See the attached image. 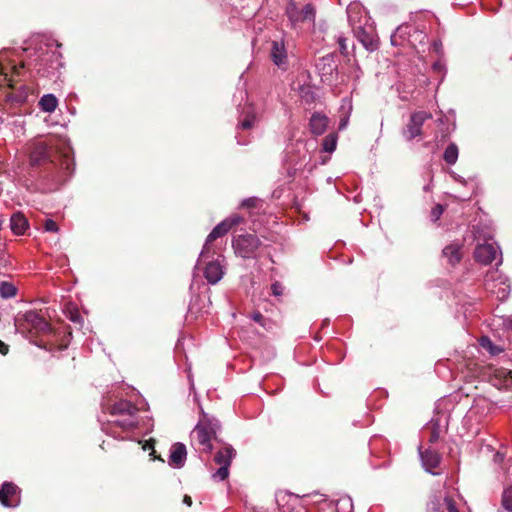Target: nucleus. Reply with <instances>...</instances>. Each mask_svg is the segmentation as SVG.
Masks as SVG:
<instances>
[{
  "label": "nucleus",
  "mask_w": 512,
  "mask_h": 512,
  "mask_svg": "<svg viewBox=\"0 0 512 512\" xmlns=\"http://www.w3.org/2000/svg\"><path fill=\"white\" fill-rule=\"evenodd\" d=\"M224 275V267L221 262L217 260L209 261L204 268V277L209 284L214 285L218 283Z\"/></svg>",
  "instance_id": "nucleus-19"
},
{
  "label": "nucleus",
  "mask_w": 512,
  "mask_h": 512,
  "mask_svg": "<svg viewBox=\"0 0 512 512\" xmlns=\"http://www.w3.org/2000/svg\"><path fill=\"white\" fill-rule=\"evenodd\" d=\"M328 123L329 119L326 115L319 112L313 113L309 123L311 133L314 135H322L326 131Z\"/></svg>",
  "instance_id": "nucleus-22"
},
{
  "label": "nucleus",
  "mask_w": 512,
  "mask_h": 512,
  "mask_svg": "<svg viewBox=\"0 0 512 512\" xmlns=\"http://www.w3.org/2000/svg\"><path fill=\"white\" fill-rule=\"evenodd\" d=\"M501 503L507 512H512V485L504 489Z\"/></svg>",
  "instance_id": "nucleus-32"
},
{
  "label": "nucleus",
  "mask_w": 512,
  "mask_h": 512,
  "mask_svg": "<svg viewBox=\"0 0 512 512\" xmlns=\"http://www.w3.org/2000/svg\"><path fill=\"white\" fill-rule=\"evenodd\" d=\"M46 161H49L56 170L52 174L55 184L64 182L74 170V160L70 156L69 148L64 147L58 150L54 139H50L49 142H36L30 152L32 165H40Z\"/></svg>",
  "instance_id": "nucleus-1"
},
{
  "label": "nucleus",
  "mask_w": 512,
  "mask_h": 512,
  "mask_svg": "<svg viewBox=\"0 0 512 512\" xmlns=\"http://www.w3.org/2000/svg\"><path fill=\"white\" fill-rule=\"evenodd\" d=\"M256 122V115L252 111V109H249L246 113V116L243 120L239 122V127L244 130L251 129Z\"/></svg>",
  "instance_id": "nucleus-34"
},
{
  "label": "nucleus",
  "mask_w": 512,
  "mask_h": 512,
  "mask_svg": "<svg viewBox=\"0 0 512 512\" xmlns=\"http://www.w3.org/2000/svg\"><path fill=\"white\" fill-rule=\"evenodd\" d=\"M58 105V100L53 94H46L39 100L40 108L48 113L55 111Z\"/></svg>",
  "instance_id": "nucleus-27"
},
{
  "label": "nucleus",
  "mask_w": 512,
  "mask_h": 512,
  "mask_svg": "<svg viewBox=\"0 0 512 512\" xmlns=\"http://www.w3.org/2000/svg\"><path fill=\"white\" fill-rule=\"evenodd\" d=\"M109 413L112 416H123L122 420H115L113 423L124 430H130L137 426L136 414L138 408L127 400H121L116 402L108 408Z\"/></svg>",
  "instance_id": "nucleus-4"
},
{
  "label": "nucleus",
  "mask_w": 512,
  "mask_h": 512,
  "mask_svg": "<svg viewBox=\"0 0 512 512\" xmlns=\"http://www.w3.org/2000/svg\"><path fill=\"white\" fill-rule=\"evenodd\" d=\"M419 454L425 470L433 475L438 474L437 472H434V469L440 464V454L432 449H426L425 451H422L421 448H419Z\"/></svg>",
  "instance_id": "nucleus-21"
},
{
  "label": "nucleus",
  "mask_w": 512,
  "mask_h": 512,
  "mask_svg": "<svg viewBox=\"0 0 512 512\" xmlns=\"http://www.w3.org/2000/svg\"><path fill=\"white\" fill-rule=\"evenodd\" d=\"M442 254L451 265H455L462 259V244L451 243L444 247Z\"/></svg>",
  "instance_id": "nucleus-23"
},
{
  "label": "nucleus",
  "mask_w": 512,
  "mask_h": 512,
  "mask_svg": "<svg viewBox=\"0 0 512 512\" xmlns=\"http://www.w3.org/2000/svg\"><path fill=\"white\" fill-rule=\"evenodd\" d=\"M251 318L267 331H272L276 327V323L274 321L265 318L260 312H254L251 315Z\"/></svg>",
  "instance_id": "nucleus-30"
},
{
  "label": "nucleus",
  "mask_w": 512,
  "mask_h": 512,
  "mask_svg": "<svg viewBox=\"0 0 512 512\" xmlns=\"http://www.w3.org/2000/svg\"><path fill=\"white\" fill-rule=\"evenodd\" d=\"M236 451L231 445H225L214 456V462L220 467L212 474V478L216 481H223L229 476V467Z\"/></svg>",
  "instance_id": "nucleus-8"
},
{
  "label": "nucleus",
  "mask_w": 512,
  "mask_h": 512,
  "mask_svg": "<svg viewBox=\"0 0 512 512\" xmlns=\"http://www.w3.org/2000/svg\"><path fill=\"white\" fill-rule=\"evenodd\" d=\"M498 254L499 248L490 242L478 243L474 251L475 259L484 265L491 264L497 259Z\"/></svg>",
  "instance_id": "nucleus-15"
},
{
  "label": "nucleus",
  "mask_w": 512,
  "mask_h": 512,
  "mask_svg": "<svg viewBox=\"0 0 512 512\" xmlns=\"http://www.w3.org/2000/svg\"><path fill=\"white\" fill-rule=\"evenodd\" d=\"M337 135L329 134L323 139L322 147L325 152L332 153L336 149Z\"/></svg>",
  "instance_id": "nucleus-33"
},
{
  "label": "nucleus",
  "mask_w": 512,
  "mask_h": 512,
  "mask_svg": "<svg viewBox=\"0 0 512 512\" xmlns=\"http://www.w3.org/2000/svg\"><path fill=\"white\" fill-rule=\"evenodd\" d=\"M317 71L323 83L332 85L336 80L337 64L332 56H324L316 64Z\"/></svg>",
  "instance_id": "nucleus-14"
},
{
  "label": "nucleus",
  "mask_w": 512,
  "mask_h": 512,
  "mask_svg": "<svg viewBox=\"0 0 512 512\" xmlns=\"http://www.w3.org/2000/svg\"><path fill=\"white\" fill-rule=\"evenodd\" d=\"M44 229H45V231H48V232H57L58 225L54 220L47 219L44 224Z\"/></svg>",
  "instance_id": "nucleus-36"
},
{
  "label": "nucleus",
  "mask_w": 512,
  "mask_h": 512,
  "mask_svg": "<svg viewBox=\"0 0 512 512\" xmlns=\"http://www.w3.org/2000/svg\"><path fill=\"white\" fill-rule=\"evenodd\" d=\"M348 122H349L348 116L342 117L339 122V130H344L347 127Z\"/></svg>",
  "instance_id": "nucleus-41"
},
{
  "label": "nucleus",
  "mask_w": 512,
  "mask_h": 512,
  "mask_svg": "<svg viewBox=\"0 0 512 512\" xmlns=\"http://www.w3.org/2000/svg\"><path fill=\"white\" fill-rule=\"evenodd\" d=\"M425 431L429 433V442L431 444L436 443L440 439V435L443 432V426L438 417H433L426 425Z\"/></svg>",
  "instance_id": "nucleus-26"
},
{
  "label": "nucleus",
  "mask_w": 512,
  "mask_h": 512,
  "mask_svg": "<svg viewBox=\"0 0 512 512\" xmlns=\"http://www.w3.org/2000/svg\"><path fill=\"white\" fill-rule=\"evenodd\" d=\"M347 16L352 30L356 29L357 25H364L370 22L367 11L359 3H352L347 7Z\"/></svg>",
  "instance_id": "nucleus-17"
},
{
  "label": "nucleus",
  "mask_w": 512,
  "mask_h": 512,
  "mask_svg": "<svg viewBox=\"0 0 512 512\" xmlns=\"http://www.w3.org/2000/svg\"><path fill=\"white\" fill-rule=\"evenodd\" d=\"M292 89L307 104L314 103L317 97L315 86L312 84L311 75L308 71L298 73L292 83Z\"/></svg>",
  "instance_id": "nucleus-7"
},
{
  "label": "nucleus",
  "mask_w": 512,
  "mask_h": 512,
  "mask_svg": "<svg viewBox=\"0 0 512 512\" xmlns=\"http://www.w3.org/2000/svg\"><path fill=\"white\" fill-rule=\"evenodd\" d=\"M243 221L242 217L239 215H232L229 218L221 221L207 236L203 249L200 253L197 265L207 258H209L210 253V244L219 237L224 236L233 226L240 224Z\"/></svg>",
  "instance_id": "nucleus-5"
},
{
  "label": "nucleus",
  "mask_w": 512,
  "mask_h": 512,
  "mask_svg": "<svg viewBox=\"0 0 512 512\" xmlns=\"http://www.w3.org/2000/svg\"><path fill=\"white\" fill-rule=\"evenodd\" d=\"M443 213V208L441 205H436L431 211V217L433 221H437Z\"/></svg>",
  "instance_id": "nucleus-38"
},
{
  "label": "nucleus",
  "mask_w": 512,
  "mask_h": 512,
  "mask_svg": "<svg viewBox=\"0 0 512 512\" xmlns=\"http://www.w3.org/2000/svg\"><path fill=\"white\" fill-rule=\"evenodd\" d=\"M10 226L14 234L23 235L25 231L28 229L29 223L22 213L17 212L11 216Z\"/></svg>",
  "instance_id": "nucleus-24"
},
{
  "label": "nucleus",
  "mask_w": 512,
  "mask_h": 512,
  "mask_svg": "<svg viewBox=\"0 0 512 512\" xmlns=\"http://www.w3.org/2000/svg\"><path fill=\"white\" fill-rule=\"evenodd\" d=\"M232 245L238 256L244 259H252L257 257L261 241L256 235L244 234L234 238Z\"/></svg>",
  "instance_id": "nucleus-6"
},
{
  "label": "nucleus",
  "mask_w": 512,
  "mask_h": 512,
  "mask_svg": "<svg viewBox=\"0 0 512 512\" xmlns=\"http://www.w3.org/2000/svg\"><path fill=\"white\" fill-rule=\"evenodd\" d=\"M9 352V346L0 340V353L6 355Z\"/></svg>",
  "instance_id": "nucleus-42"
},
{
  "label": "nucleus",
  "mask_w": 512,
  "mask_h": 512,
  "mask_svg": "<svg viewBox=\"0 0 512 512\" xmlns=\"http://www.w3.org/2000/svg\"><path fill=\"white\" fill-rule=\"evenodd\" d=\"M270 58L278 68L282 70H287L288 53L285 47V43L282 39L272 41L270 49Z\"/></svg>",
  "instance_id": "nucleus-16"
},
{
  "label": "nucleus",
  "mask_w": 512,
  "mask_h": 512,
  "mask_svg": "<svg viewBox=\"0 0 512 512\" xmlns=\"http://www.w3.org/2000/svg\"><path fill=\"white\" fill-rule=\"evenodd\" d=\"M18 487L12 482H4L0 486V503L5 507H16L19 504L17 497Z\"/></svg>",
  "instance_id": "nucleus-18"
},
{
  "label": "nucleus",
  "mask_w": 512,
  "mask_h": 512,
  "mask_svg": "<svg viewBox=\"0 0 512 512\" xmlns=\"http://www.w3.org/2000/svg\"><path fill=\"white\" fill-rule=\"evenodd\" d=\"M271 291L274 296H280L283 294V286L280 283L275 282L271 285Z\"/></svg>",
  "instance_id": "nucleus-39"
},
{
  "label": "nucleus",
  "mask_w": 512,
  "mask_h": 512,
  "mask_svg": "<svg viewBox=\"0 0 512 512\" xmlns=\"http://www.w3.org/2000/svg\"><path fill=\"white\" fill-rule=\"evenodd\" d=\"M78 318H79V316H72V317H71V320H72V321H74V322H76V321H78Z\"/></svg>",
  "instance_id": "nucleus-45"
},
{
  "label": "nucleus",
  "mask_w": 512,
  "mask_h": 512,
  "mask_svg": "<svg viewBox=\"0 0 512 512\" xmlns=\"http://www.w3.org/2000/svg\"><path fill=\"white\" fill-rule=\"evenodd\" d=\"M220 429L219 421L201 410L198 423L191 433L192 445L200 455H209L212 452V440L216 439Z\"/></svg>",
  "instance_id": "nucleus-2"
},
{
  "label": "nucleus",
  "mask_w": 512,
  "mask_h": 512,
  "mask_svg": "<svg viewBox=\"0 0 512 512\" xmlns=\"http://www.w3.org/2000/svg\"><path fill=\"white\" fill-rule=\"evenodd\" d=\"M358 41L368 50L375 51L378 49V37L375 28L371 22L364 25H357L353 30Z\"/></svg>",
  "instance_id": "nucleus-11"
},
{
  "label": "nucleus",
  "mask_w": 512,
  "mask_h": 512,
  "mask_svg": "<svg viewBox=\"0 0 512 512\" xmlns=\"http://www.w3.org/2000/svg\"><path fill=\"white\" fill-rule=\"evenodd\" d=\"M480 346L490 353L492 356H496L503 351V348L495 345L491 339L487 336H483L479 340Z\"/></svg>",
  "instance_id": "nucleus-28"
},
{
  "label": "nucleus",
  "mask_w": 512,
  "mask_h": 512,
  "mask_svg": "<svg viewBox=\"0 0 512 512\" xmlns=\"http://www.w3.org/2000/svg\"><path fill=\"white\" fill-rule=\"evenodd\" d=\"M16 332L29 338L50 332V324L44 316L35 310L18 313L14 319Z\"/></svg>",
  "instance_id": "nucleus-3"
},
{
  "label": "nucleus",
  "mask_w": 512,
  "mask_h": 512,
  "mask_svg": "<svg viewBox=\"0 0 512 512\" xmlns=\"http://www.w3.org/2000/svg\"><path fill=\"white\" fill-rule=\"evenodd\" d=\"M183 502H184L186 505H188V506H191V505H192V499H191V497H190V496H188V495H185V496H184Z\"/></svg>",
  "instance_id": "nucleus-43"
},
{
  "label": "nucleus",
  "mask_w": 512,
  "mask_h": 512,
  "mask_svg": "<svg viewBox=\"0 0 512 512\" xmlns=\"http://www.w3.org/2000/svg\"><path fill=\"white\" fill-rule=\"evenodd\" d=\"M186 446L183 443H174L170 448L168 463L171 467L182 468L186 462Z\"/></svg>",
  "instance_id": "nucleus-20"
},
{
  "label": "nucleus",
  "mask_w": 512,
  "mask_h": 512,
  "mask_svg": "<svg viewBox=\"0 0 512 512\" xmlns=\"http://www.w3.org/2000/svg\"><path fill=\"white\" fill-rule=\"evenodd\" d=\"M337 42L339 44L341 53L346 54L347 50H348L347 39L345 37H343L342 35H340L337 38Z\"/></svg>",
  "instance_id": "nucleus-37"
},
{
  "label": "nucleus",
  "mask_w": 512,
  "mask_h": 512,
  "mask_svg": "<svg viewBox=\"0 0 512 512\" xmlns=\"http://www.w3.org/2000/svg\"><path fill=\"white\" fill-rule=\"evenodd\" d=\"M0 75L4 76L5 80H7V73L4 72V69L0 66Z\"/></svg>",
  "instance_id": "nucleus-44"
},
{
  "label": "nucleus",
  "mask_w": 512,
  "mask_h": 512,
  "mask_svg": "<svg viewBox=\"0 0 512 512\" xmlns=\"http://www.w3.org/2000/svg\"><path fill=\"white\" fill-rule=\"evenodd\" d=\"M432 118L431 113L425 111H418L410 116L409 122L403 129V136L407 141H411L414 138L422 134V126L426 120Z\"/></svg>",
  "instance_id": "nucleus-12"
},
{
  "label": "nucleus",
  "mask_w": 512,
  "mask_h": 512,
  "mask_svg": "<svg viewBox=\"0 0 512 512\" xmlns=\"http://www.w3.org/2000/svg\"><path fill=\"white\" fill-rule=\"evenodd\" d=\"M403 32V27H399L396 32L391 36V42L393 45H398L397 37L401 36Z\"/></svg>",
  "instance_id": "nucleus-40"
},
{
  "label": "nucleus",
  "mask_w": 512,
  "mask_h": 512,
  "mask_svg": "<svg viewBox=\"0 0 512 512\" xmlns=\"http://www.w3.org/2000/svg\"><path fill=\"white\" fill-rule=\"evenodd\" d=\"M485 285H486V289L487 290H489L492 293L496 294V297L501 299V300L506 299L508 297L509 293H510V286L508 284H506L505 281H501L499 283L498 289L496 290L498 284L495 283L494 281L490 282V278H489V276H487V278L485 280Z\"/></svg>",
  "instance_id": "nucleus-25"
},
{
  "label": "nucleus",
  "mask_w": 512,
  "mask_h": 512,
  "mask_svg": "<svg viewBox=\"0 0 512 512\" xmlns=\"http://www.w3.org/2000/svg\"><path fill=\"white\" fill-rule=\"evenodd\" d=\"M260 205H261V200L256 197H251V198L245 199L242 202V206L246 207V208H256Z\"/></svg>",
  "instance_id": "nucleus-35"
},
{
  "label": "nucleus",
  "mask_w": 512,
  "mask_h": 512,
  "mask_svg": "<svg viewBox=\"0 0 512 512\" xmlns=\"http://www.w3.org/2000/svg\"><path fill=\"white\" fill-rule=\"evenodd\" d=\"M286 13L289 20L294 24L305 21L314 23L316 9L312 3H308L302 9H299L295 3L291 2L286 9Z\"/></svg>",
  "instance_id": "nucleus-13"
},
{
  "label": "nucleus",
  "mask_w": 512,
  "mask_h": 512,
  "mask_svg": "<svg viewBox=\"0 0 512 512\" xmlns=\"http://www.w3.org/2000/svg\"><path fill=\"white\" fill-rule=\"evenodd\" d=\"M427 512H460L455 500L446 493H436L429 497L426 504Z\"/></svg>",
  "instance_id": "nucleus-10"
},
{
  "label": "nucleus",
  "mask_w": 512,
  "mask_h": 512,
  "mask_svg": "<svg viewBox=\"0 0 512 512\" xmlns=\"http://www.w3.org/2000/svg\"><path fill=\"white\" fill-rule=\"evenodd\" d=\"M17 294V287L12 283L8 281H1L0 282V296L3 299H9Z\"/></svg>",
  "instance_id": "nucleus-29"
},
{
  "label": "nucleus",
  "mask_w": 512,
  "mask_h": 512,
  "mask_svg": "<svg viewBox=\"0 0 512 512\" xmlns=\"http://www.w3.org/2000/svg\"><path fill=\"white\" fill-rule=\"evenodd\" d=\"M443 158L446 163L453 165L456 163L458 159V147L456 144L451 143L447 146V148L444 151Z\"/></svg>",
  "instance_id": "nucleus-31"
},
{
  "label": "nucleus",
  "mask_w": 512,
  "mask_h": 512,
  "mask_svg": "<svg viewBox=\"0 0 512 512\" xmlns=\"http://www.w3.org/2000/svg\"><path fill=\"white\" fill-rule=\"evenodd\" d=\"M62 67L61 55L56 51H48L37 60L34 68L37 74L48 77Z\"/></svg>",
  "instance_id": "nucleus-9"
}]
</instances>
